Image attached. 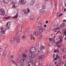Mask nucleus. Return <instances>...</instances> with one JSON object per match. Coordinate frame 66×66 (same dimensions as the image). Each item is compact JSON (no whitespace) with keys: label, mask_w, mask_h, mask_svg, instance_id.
<instances>
[{"label":"nucleus","mask_w":66,"mask_h":66,"mask_svg":"<svg viewBox=\"0 0 66 66\" xmlns=\"http://www.w3.org/2000/svg\"><path fill=\"white\" fill-rule=\"evenodd\" d=\"M5 14V11L2 9H0V14L3 16Z\"/></svg>","instance_id":"nucleus-1"},{"label":"nucleus","mask_w":66,"mask_h":66,"mask_svg":"<svg viewBox=\"0 0 66 66\" xmlns=\"http://www.w3.org/2000/svg\"><path fill=\"white\" fill-rule=\"evenodd\" d=\"M35 56L34 55L31 54L29 55V56L28 58V60H33V59H35Z\"/></svg>","instance_id":"nucleus-2"},{"label":"nucleus","mask_w":66,"mask_h":66,"mask_svg":"<svg viewBox=\"0 0 66 66\" xmlns=\"http://www.w3.org/2000/svg\"><path fill=\"white\" fill-rule=\"evenodd\" d=\"M44 56L43 55H42L40 56L38 60H39V61H40V62L42 63H43L44 62V60H43V59H44Z\"/></svg>","instance_id":"nucleus-3"},{"label":"nucleus","mask_w":66,"mask_h":66,"mask_svg":"<svg viewBox=\"0 0 66 66\" xmlns=\"http://www.w3.org/2000/svg\"><path fill=\"white\" fill-rule=\"evenodd\" d=\"M13 4H14L13 5ZM12 5H13L12 7L13 8H17V6H18V3H17L16 2H14L12 4Z\"/></svg>","instance_id":"nucleus-4"},{"label":"nucleus","mask_w":66,"mask_h":66,"mask_svg":"<svg viewBox=\"0 0 66 66\" xmlns=\"http://www.w3.org/2000/svg\"><path fill=\"white\" fill-rule=\"evenodd\" d=\"M6 31V29L4 28H2L0 29V32H1V33H2V34H5V32Z\"/></svg>","instance_id":"nucleus-5"},{"label":"nucleus","mask_w":66,"mask_h":66,"mask_svg":"<svg viewBox=\"0 0 66 66\" xmlns=\"http://www.w3.org/2000/svg\"><path fill=\"white\" fill-rule=\"evenodd\" d=\"M19 3H20L21 5H24L26 3V1L24 0H20L19 2Z\"/></svg>","instance_id":"nucleus-6"},{"label":"nucleus","mask_w":66,"mask_h":66,"mask_svg":"<svg viewBox=\"0 0 66 66\" xmlns=\"http://www.w3.org/2000/svg\"><path fill=\"white\" fill-rule=\"evenodd\" d=\"M40 12L41 14H45V10L43 9L40 10Z\"/></svg>","instance_id":"nucleus-7"},{"label":"nucleus","mask_w":66,"mask_h":66,"mask_svg":"<svg viewBox=\"0 0 66 66\" xmlns=\"http://www.w3.org/2000/svg\"><path fill=\"white\" fill-rule=\"evenodd\" d=\"M45 30L43 28H41L39 29V31L40 32H42L43 31H45Z\"/></svg>","instance_id":"nucleus-8"},{"label":"nucleus","mask_w":66,"mask_h":66,"mask_svg":"<svg viewBox=\"0 0 66 66\" xmlns=\"http://www.w3.org/2000/svg\"><path fill=\"white\" fill-rule=\"evenodd\" d=\"M4 3L5 4H7V3H9L10 1L9 0H4L3 1Z\"/></svg>","instance_id":"nucleus-9"},{"label":"nucleus","mask_w":66,"mask_h":66,"mask_svg":"<svg viewBox=\"0 0 66 66\" xmlns=\"http://www.w3.org/2000/svg\"><path fill=\"white\" fill-rule=\"evenodd\" d=\"M20 36H19L18 37V38L16 39V40L17 43H19V42H20Z\"/></svg>","instance_id":"nucleus-10"},{"label":"nucleus","mask_w":66,"mask_h":66,"mask_svg":"<svg viewBox=\"0 0 66 66\" xmlns=\"http://www.w3.org/2000/svg\"><path fill=\"white\" fill-rule=\"evenodd\" d=\"M34 16L33 14H31L30 16V18L32 20L33 19H34Z\"/></svg>","instance_id":"nucleus-11"},{"label":"nucleus","mask_w":66,"mask_h":66,"mask_svg":"<svg viewBox=\"0 0 66 66\" xmlns=\"http://www.w3.org/2000/svg\"><path fill=\"white\" fill-rule=\"evenodd\" d=\"M18 13H17L16 15L15 16L13 17L12 18H17V17H18Z\"/></svg>","instance_id":"nucleus-12"},{"label":"nucleus","mask_w":66,"mask_h":66,"mask_svg":"<svg viewBox=\"0 0 66 66\" xmlns=\"http://www.w3.org/2000/svg\"><path fill=\"white\" fill-rule=\"evenodd\" d=\"M46 48L45 47V46H44L42 45V46H41V49H42V50H43V49H45Z\"/></svg>","instance_id":"nucleus-13"},{"label":"nucleus","mask_w":66,"mask_h":66,"mask_svg":"<svg viewBox=\"0 0 66 66\" xmlns=\"http://www.w3.org/2000/svg\"><path fill=\"white\" fill-rule=\"evenodd\" d=\"M11 23V21H9V22H7V24L6 25V27H7L8 26H9V24Z\"/></svg>","instance_id":"nucleus-14"},{"label":"nucleus","mask_w":66,"mask_h":66,"mask_svg":"<svg viewBox=\"0 0 66 66\" xmlns=\"http://www.w3.org/2000/svg\"><path fill=\"white\" fill-rule=\"evenodd\" d=\"M61 50L63 52H66V48H62L61 49Z\"/></svg>","instance_id":"nucleus-15"},{"label":"nucleus","mask_w":66,"mask_h":66,"mask_svg":"<svg viewBox=\"0 0 66 66\" xmlns=\"http://www.w3.org/2000/svg\"><path fill=\"white\" fill-rule=\"evenodd\" d=\"M58 55L59 56V58L61 57H62V54L60 53H58Z\"/></svg>","instance_id":"nucleus-16"},{"label":"nucleus","mask_w":66,"mask_h":66,"mask_svg":"<svg viewBox=\"0 0 66 66\" xmlns=\"http://www.w3.org/2000/svg\"><path fill=\"white\" fill-rule=\"evenodd\" d=\"M31 40L33 39H34V40H35V38H34V37H33V36H32V35H31Z\"/></svg>","instance_id":"nucleus-17"},{"label":"nucleus","mask_w":66,"mask_h":66,"mask_svg":"<svg viewBox=\"0 0 66 66\" xmlns=\"http://www.w3.org/2000/svg\"><path fill=\"white\" fill-rule=\"evenodd\" d=\"M56 45L57 46V47L58 48H60V44H58L57 43H56Z\"/></svg>","instance_id":"nucleus-18"},{"label":"nucleus","mask_w":66,"mask_h":66,"mask_svg":"<svg viewBox=\"0 0 66 66\" xmlns=\"http://www.w3.org/2000/svg\"><path fill=\"white\" fill-rule=\"evenodd\" d=\"M40 19L39 18L36 21L37 23H39V22H40Z\"/></svg>","instance_id":"nucleus-19"},{"label":"nucleus","mask_w":66,"mask_h":66,"mask_svg":"<svg viewBox=\"0 0 66 66\" xmlns=\"http://www.w3.org/2000/svg\"><path fill=\"white\" fill-rule=\"evenodd\" d=\"M6 52H7L6 50H5L4 51L3 54L6 55Z\"/></svg>","instance_id":"nucleus-20"},{"label":"nucleus","mask_w":66,"mask_h":66,"mask_svg":"<svg viewBox=\"0 0 66 66\" xmlns=\"http://www.w3.org/2000/svg\"><path fill=\"white\" fill-rule=\"evenodd\" d=\"M59 65L60 66H62V62H59Z\"/></svg>","instance_id":"nucleus-21"},{"label":"nucleus","mask_w":66,"mask_h":66,"mask_svg":"<svg viewBox=\"0 0 66 66\" xmlns=\"http://www.w3.org/2000/svg\"><path fill=\"white\" fill-rule=\"evenodd\" d=\"M19 30H17L16 32H15V34H18L19 33Z\"/></svg>","instance_id":"nucleus-22"},{"label":"nucleus","mask_w":66,"mask_h":66,"mask_svg":"<svg viewBox=\"0 0 66 66\" xmlns=\"http://www.w3.org/2000/svg\"><path fill=\"white\" fill-rule=\"evenodd\" d=\"M66 26V23H62L61 25V27H64V26Z\"/></svg>","instance_id":"nucleus-23"},{"label":"nucleus","mask_w":66,"mask_h":66,"mask_svg":"<svg viewBox=\"0 0 66 66\" xmlns=\"http://www.w3.org/2000/svg\"><path fill=\"white\" fill-rule=\"evenodd\" d=\"M42 24H39L38 25V28H40L42 26Z\"/></svg>","instance_id":"nucleus-24"},{"label":"nucleus","mask_w":66,"mask_h":66,"mask_svg":"<svg viewBox=\"0 0 66 66\" xmlns=\"http://www.w3.org/2000/svg\"><path fill=\"white\" fill-rule=\"evenodd\" d=\"M23 14H24L25 15H28V12H26V11H25L24 13H23Z\"/></svg>","instance_id":"nucleus-25"},{"label":"nucleus","mask_w":66,"mask_h":66,"mask_svg":"<svg viewBox=\"0 0 66 66\" xmlns=\"http://www.w3.org/2000/svg\"><path fill=\"white\" fill-rule=\"evenodd\" d=\"M5 54H2V56L3 58H4L5 57Z\"/></svg>","instance_id":"nucleus-26"},{"label":"nucleus","mask_w":66,"mask_h":66,"mask_svg":"<svg viewBox=\"0 0 66 66\" xmlns=\"http://www.w3.org/2000/svg\"><path fill=\"white\" fill-rule=\"evenodd\" d=\"M17 38V37H16V36H15L14 37H13V40H15L16 39V38Z\"/></svg>","instance_id":"nucleus-27"},{"label":"nucleus","mask_w":66,"mask_h":66,"mask_svg":"<svg viewBox=\"0 0 66 66\" xmlns=\"http://www.w3.org/2000/svg\"><path fill=\"white\" fill-rule=\"evenodd\" d=\"M23 56V57H27V55H26L25 54H24L22 55Z\"/></svg>","instance_id":"nucleus-28"},{"label":"nucleus","mask_w":66,"mask_h":66,"mask_svg":"<svg viewBox=\"0 0 66 66\" xmlns=\"http://www.w3.org/2000/svg\"><path fill=\"white\" fill-rule=\"evenodd\" d=\"M22 52L20 51L19 52V55H21V54H22Z\"/></svg>","instance_id":"nucleus-29"},{"label":"nucleus","mask_w":66,"mask_h":66,"mask_svg":"<svg viewBox=\"0 0 66 66\" xmlns=\"http://www.w3.org/2000/svg\"><path fill=\"white\" fill-rule=\"evenodd\" d=\"M32 49H34V50H35V52H36V48L35 47H33Z\"/></svg>","instance_id":"nucleus-30"},{"label":"nucleus","mask_w":66,"mask_h":66,"mask_svg":"<svg viewBox=\"0 0 66 66\" xmlns=\"http://www.w3.org/2000/svg\"><path fill=\"white\" fill-rule=\"evenodd\" d=\"M63 15V13H61L59 15L57 16V17H61L62 15Z\"/></svg>","instance_id":"nucleus-31"},{"label":"nucleus","mask_w":66,"mask_h":66,"mask_svg":"<svg viewBox=\"0 0 66 66\" xmlns=\"http://www.w3.org/2000/svg\"><path fill=\"white\" fill-rule=\"evenodd\" d=\"M39 34V33L38 32H36V35H38Z\"/></svg>","instance_id":"nucleus-32"},{"label":"nucleus","mask_w":66,"mask_h":66,"mask_svg":"<svg viewBox=\"0 0 66 66\" xmlns=\"http://www.w3.org/2000/svg\"><path fill=\"white\" fill-rule=\"evenodd\" d=\"M42 8L43 9H45L46 8L45 7V6L44 5H43L42 6Z\"/></svg>","instance_id":"nucleus-33"},{"label":"nucleus","mask_w":66,"mask_h":66,"mask_svg":"<svg viewBox=\"0 0 66 66\" xmlns=\"http://www.w3.org/2000/svg\"><path fill=\"white\" fill-rule=\"evenodd\" d=\"M11 61L12 62V63H13L14 64V63H15V62L13 60H11Z\"/></svg>","instance_id":"nucleus-34"},{"label":"nucleus","mask_w":66,"mask_h":66,"mask_svg":"<svg viewBox=\"0 0 66 66\" xmlns=\"http://www.w3.org/2000/svg\"><path fill=\"white\" fill-rule=\"evenodd\" d=\"M9 18H11V17L10 16H9L8 17H6L5 18V19L6 20V19H9Z\"/></svg>","instance_id":"nucleus-35"},{"label":"nucleus","mask_w":66,"mask_h":66,"mask_svg":"<svg viewBox=\"0 0 66 66\" xmlns=\"http://www.w3.org/2000/svg\"><path fill=\"white\" fill-rule=\"evenodd\" d=\"M26 63V60L23 59V63Z\"/></svg>","instance_id":"nucleus-36"},{"label":"nucleus","mask_w":66,"mask_h":66,"mask_svg":"<svg viewBox=\"0 0 66 66\" xmlns=\"http://www.w3.org/2000/svg\"><path fill=\"white\" fill-rule=\"evenodd\" d=\"M31 2H33V3H34V2H35V0H31Z\"/></svg>","instance_id":"nucleus-37"},{"label":"nucleus","mask_w":66,"mask_h":66,"mask_svg":"<svg viewBox=\"0 0 66 66\" xmlns=\"http://www.w3.org/2000/svg\"><path fill=\"white\" fill-rule=\"evenodd\" d=\"M60 11H62V10H63V8H61V7H60Z\"/></svg>","instance_id":"nucleus-38"},{"label":"nucleus","mask_w":66,"mask_h":66,"mask_svg":"<svg viewBox=\"0 0 66 66\" xmlns=\"http://www.w3.org/2000/svg\"><path fill=\"white\" fill-rule=\"evenodd\" d=\"M59 38L60 39H63V37H62V36H60V37H59Z\"/></svg>","instance_id":"nucleus-39"},{"label":"nucleus","mask_w":66,"mask_h":66,"mask_svg":"<svg viewBox=\"0 0 66 66\" xmlns=\"http://www.w3.org/2000/svg\"><path fill=\"white\" fill-rule=\"evenodd\" d=\"M49 39L50 42H52V39H51V38H49Z\"/></svg>","instance_id":"nucleus-40"},{"label":"nucleus","mask_w":66,"mask_h":66,"mask_svg":"<svg viewBox=\"0 0 66 66\" xmlns=\"http://www.w3.org/2000/svg\"><path fill=\"white\" fill-rule=\"evenodd\" d=\"M53 45L52 43H50L49 44V45H51V46H52Z\"/></svg>","instance_id":"nucleus-41"},{"label":"nucleus","mask_w":66,"mask_h":66,"mask_svg":"<svg viewBox=\"0 0 66 66\" xmlns=\"http://www.w3.org/2000/svg\"><path fill=\"white\" fill-rule=\"evenodd\" d=\"M23 59H21V63H23Z\"/></svg>","instance_id":"nucleus-42"},{"label":"nucleus","mask_w":66,"mask_h":66,"mask_svg":"<svg viewBox=\"0 0 66 66\" xmlns=\"http://www.w3.org/2000/svg\"><path fill=\"white\" fill-rule=\"evenodd\" d=\"M59 29V28H56L55 29H53L52 30L53 31H54V30H55L56 29Z\"/></svg>","instance_id":"nucleus-43"},{"label":"nucleus","mask_w":66,"mask_h":66,"mask_svg":"<svg viewBox=\"0 0 66 66\" xmlns=\"http://www.w3.org/2000/svg\"><path fill=\"white\" fill-rule=\"evenodd\" d=\"M24 37H25V36H23L22 37V39H24Z\"/></svg>","instance_id":"nucleus-44"},{"label":"nucleus","mask_w":66,"mask_h":66,"mask_svg":"<svg viewBox=\"0 0 66 66\" xmlns=\"http://www.w3.org/2000/svg\"><path fill=\"white\" fill-rule=\"evenodd\" d=\"M60 42L61 43V42H63V40H62V39H60Z\"/></svg>","instance_id":"nucleus-45"},{"label":"nucleus","mask_w":66,"mask_h":66,"mask_svg":"<svg viewBox=\"0 0 66 66\" xmlns=\"http://www.w3.org/2000/svg\"><path fill=\"white\" fill-rule=\"evenodd\" d=\"M56 57L57 58V59H59V57H59V56L57 55H56Z\"/></svg>","instance_id":"nucleus-46"},{"label":"nucleus","mask_w":66,"mask_h":66,"mask_svg":"<svg viewBox=\"0 0 66 66\" xmlns=\"http://www.w3.org/2000/svg\"><path fill=\"white\" fill-rule=\"evenodd\" d=\"M66 55H64L63 56V58L64 59H65V58H66Z\"/></svg>","instance_id":"nucleus-47"},{"label":"nucleus","mask_w":66,"mask_h":66,"mask_svg":"<svg viewBox=\"0 0 66 66\" xmlns=\"http://www.w3.org/2000/svg\"><path fill=\"white\" fill-rule=\"evenodd\" d=\"M52 40H53L54 43L55 42V40L54 39V38H53L52 39Z\"/></svg>","instance_id":"nucleus-48"},{"label":"nucleus","mask_w":66,"mask_h":66,"mask_svg":"<svg viewBox=\"0 0 66 66\" xmlns=\"http://www.w3.org/2000/svg\"><path fill=\"white\" fill-rule=\"evenodd\" d=\"M4 47L5 48H6L7 47V45H5L4 46Z\"/></svg>","instance_id":"nucleus-49"},{"label":"nucleus","mask_w":66,"mask_h":66,"mask_svg":"<svg viewBox=\"0 0 66 66\" xmlns=\"http://www.w3.org/2000/svg\"><path fill=\"white\" fill-rule=\"evenodd\" d=\"M10 42H12V41H13V39L11 38L10 39Z\"/></svg>","instance_id":"nucleus-50"},{"label":"nucleus","mask_w":66,"mask_h":66,"mask_svg":"<svg viewBox=\"0 0 66 66\" xmlns=\"http://www.w3.org/2000/svg\"><path fill=\"white\" fill-rule=\"evenodd\" d=\"M55 57V54H54V55H53V57L54 58V57Z\"/></svg>","instance_id":"nucleus-51"},{"label":"nucleus","mask_w":66,"mask_h":66,"mask_svg":"<svg viewBox=\"0 0 66 66\" xmlns=\"http://www.w3.org/2000/svg\"><path fill=\"white\" fill-rule=\"evenodd\" d=\"M27 11H28V12H30V10H29V9H27Z\"/></svg>","instance_id":"nucleus-52"},{"label":"nucleus","mask_w":66,"mask_h":66,"mask_svg":"<svg viewBox=\"0 0 66 66\" xmlns=\"http://www.w3.org/2000/svg\"><path fill=\"white\" fill-rule=\"evenodd\" d=\"M40 51L41 52H42V53H43V50L41 49V50Z\"/></svg>","instance_id":"nucleus-53"},{"label":"nucleus","mask_w":66,"mask_h":66,"mask_svg":"<svg viewBox=\"0 0 66 66\" xmlns=\"http://www.w3.org/2000/svg\"><path fill=\"white\" fill-rule=\"evenodd\" d=\"M44 28H46V27H47V26H46V24L44 25Z\"/></svg>","instance_id":"nucleus-54"},{"label":"nucleus","mask_w":66,"mask_h":66,"mask_svg":"<svg viewBox=\"0 0 66 66\" xmlns=\"http://www.w3.org/2000/svg\"><path fill=\"white\" fill-rule=\"evenodd\" d=\"M54 60L55 61H56V60H57V58L56 57L55 58Z\"/></svg>","instance_id":"nucleus-55"},{"label":"nucleus","mask_w":66,"mask_h":66,"mask_svg":"<svg viewBox=\"0 0 66 66\" xmlns=\"http://www.w3.org/2000/svg\"><path fill=\"white\" fill-rule=\"evenodd\" d=\"M57 6H56V5H55V10H56V9H57Z\"/></svg>","instance_id":"nucleus-56"},{"label":"nucleus","mask_w":66,"mask_h":66,"mask_svg":"<svg viewBox=\"0 0 66 66\" xmlns=\"http://www.w3.org/2000/svg\"><path fill=\"white\" fill-rule=\"evenodd\" d=\"M26 12V11H23V12L22 13L23 14V13H25V12Z\"/></svg>","instance_id":"nucleus-57"},{"label":"nucleus","mask_w":66,"mask_h":66,"mask_svg":"<svg viewBox=\"0 0 66 66\" xmlns=\"http://www.w3.org/2000/svg\"><path fill=\"white\" fill-rule=\"evenodd\" d=\"M48 23V21H46V24H47Z\"/></svg>","instance_id":"nucleus-58"},{"label":"nucleus","mask_w":66,"mask_h":66,"mask_svg":"<svg viewBox=\"0 0 66 66\" xmlns=\"http://www.w3.org/2000/svg\"><path fill=\"white\" fill-rule=\"evenodd\" d=\"M63 22H66V20H63Z\"/></svg>","instance_id":"nucleus-59"},{"label":"nucleus","mask_w":66,"mask_h":66,"mask_svg":"<svg viewBox=\"0 0 66 66\" xmlns=\"http://www.w3.org/2000/svg\"><path fill=\"white\" fill-rule=\"evenodd\" d=\"M42 35H41V36H40V38H42Z\"/></svg>","instance_id":"nucleus-60"},{"label":"nucleus","mask_w":66,"mask_h":66,"mask_svg":"<svg viewBox=\"0 0 66 66\" xmlns=\"http://www.w3.org/2000/svg\"><path fill=\"white\" fill-rule=\"evenodd\" d=\"M13 55H12L11 56V58H12V59H14V58H13Z\"/></svg>","instance_id":"nucleus-61"},{"label":"nucleus","mask_w":66,"mask_h":66,"mask_svg":"<svg viewBox=\"0 0 66 66\" xmlns=\"http://www.w3.org/2000/svg\"><path fill=\"white\" fill-rule=\"evenodd\" d=\"M64 12H66V9L64 8Z\"/></svg>","instance_id":"nucleus-62"},{"label":"nucleus","mask_w":66,"mask_h":66,"mask_svg":"<svg viewBox=\"0 0 66 66\" xmlns=\"http://www.w3.org/2000/svg\"><path fill=\"white\" fill-rule=\"evenodd\" d=\"M56 51H57L56 50H54V52H56Z\"/></svg>","instance_id":"nucleus-63"},{"label":"nucleus","mask_w":66,"mask_h":66,"mask_svg":"<svg viewBox=\"0 0 66 66\" xmlns=\"http://www.w3.org/2000/svg\"><path fill=\"white\" fill-rule=\"evenodd\" d=\"M66 33V31H64V34H65Z\"/></svg>","instance_id":"nucleus-64"}]
</instances>
